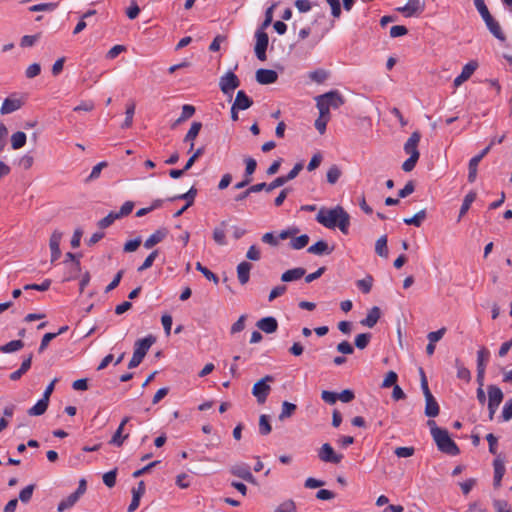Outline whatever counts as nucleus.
<instances>
[{"instance_id":"nucleus-1","label":"nucleus","mask_w":512,"mask_h":512,"mask_svg":"<svg viewBox=\"0 0 512 512\" xmlns=\"http://www.w3.org/2000/svg\"><path fill=\"white\" fill-rule=\"evenodd\" d=\"M316 220L328 229L338 227L342 233H348L350 216L341 206H336L332 209H320L316 216Z\"/></svg>"},{"instance_id":"nucleus-2","label":"nucleus","mask_w":512,"mask_h":512,"mask_svg":"<svg viewBox=\"0 0 512 512\" xmlns=\"http://www.w3.org/2000/svg\"><path fill=\"white\" fill-rule=\"evenodd\" d=\"M474 4H475L476 9L480 13L482 19L484 20L490 33L495 38H497L501 41L505 40V34L503 33L500 24L490 14L488 7L485 4V1L484 0H474Z\"/></svg>"},{"instance_id":"nucleus-3","label":"nucleus","mask_w":512,"mask_h":512,"mask_svg":"<svg viewBox=\"0 0 512 512\" xmlns=\"http://www.w3.org/2000/svg\"><path fill=\"white\" fill-rule=\"evenodd\" d=\"M433 439L438 449L451 456H456L460 453L457 444L451 439L446 429L435 428L433 431Z\"/></svg>"},{"instance_id":"nucleus-4","label":"nucleus","mask_w":512,"mask_h":512,"mask_svg":"<svg viewBox=\"0 0 512 512\" xmlns=\"http://www.w3.org/2000/svg\"><path fill=\"white\" fill-rule=\"evenodd\" d=\"M156 338L148 335L145 338L138 339L134 344V353L128 363V368L133 369L141 364L150 347L155 343Z\"/></svg>"},{"instance_id":"nucleus-5","label":"nucleus","mask_w":512,"mask_h":512,"mask_svg":"<svg viewBox=\"0 0 512 512\" xmlns=\"http://www.w3.org/2000/svg\"><path fill=\"white\" fill-rule=\"evenodd\" d=\"M272 382H274V377L271 375H266L254 384L252 388V394L254 397H256L259 404H264L266 402L267 397L271 391L269 383Z\"/></svg>"},{"instance_id":"nucleus-6","label":"nucleus","mask_w":512,"mask_h":512,"mask_svg":"<svg viewBox=\"0 0 512 512\" xmlns=\"http://www.w3.org/2000/svg\"><path fill=\"white\" fill-rule=\"evenodd\" d=\"M488 410L489 420H493L494 415L503 400V392L495 385L488 386Z\"/></svg>"},{"instance_id":"nucleus-7","label":"nucleus","mask_w":512,"mask_h":512,"mask_svg":"<svg viewBox=\"0 0 512 512\" xmlns=\"http://www.w3.org/2000/svg\"><path fill=\"white\" fill-rule=\"evenodd\" d=\"M256 44H255V54L256 57L260 61H265L267 59L266 50L269 43L268 34L262 29H257L255 33Z\"/></svg>"},{"instance_id":"nucleus-8","label":"nucleus","mask_w":512,"mask_h":512,"mask_svg":"<svg viewBox=\"0 0 512 512\" xmlns=\"http://www.w3.org/2000/svg\"><path fill=\"white\" fill-rule=\"evenodd\" d=\"M318 458L324 463L339 464L343 455L336 453L329 443H324L318 450Z\"/></svg>"},{"instance_id":"nucleus-9","label":"nucleus","mask_w":512,"mask_h":512,"mask_svg":"<svg viewBox=\"0 0 512 512\" xmlns=\"http://www.w3.org/2000/svg\"><path fill=\"white\" fill-rule=\"evenodd\" d=\"M240 85V80L233 72L229 71L220 78L219 86L224 94H231Z\"/></svg>"},{"instance_id":"nucleus-10","label":"nucleus","mask_w":512,"mask_h":512,"mask_svg":"<svg viewBox=\"0 0 512 512\" xmlns=\"http://www.w3.org/2000/svg\"><path fill=\"white\" fill-rule=\"evenodd\" d=\"M316 98L326 104L329 108L337 109L344 104V98L337 90L329 91L317 96Z\"/></svg>"},{"instance_id":"nucleus-11","label":"nucleus","mask_w":512,"mask_h":512,"mask_svg":"<svg viewBox=\"0 0 512 512\" xmlns=\"http://www.w3.org/2000/svg\"><path fill=\"white\" fill-rule=\"evenodd\" d=\"M425 9V3L421 0H408L407 4L403 7H398L396 10L406 17H412L420 14Z\"/></svg>"},{"instance_id":"nucleus-12","label":"nucleus","mask_w":512,"mask_h":512,"mask_svg":"<svg viewBox=\"0 0 512 512\" xmlns=\"http://www.w3.org/2000/svg\"><path fill=\"white\" fill-rule=\"evenodd\" d=\"M230 472L234 476L239 477L249 483H255V478L250 471V467L245 463L233 465L230 469Z\"/></svg>"},{"instance_id":"nucleus-13","label":"nucleus","mask_w":512,"mask_h":512,"mask_svg":"<svg viewBox=\"0 0 512 512\" xmlns=\"http://www.w3.org/2000/svg\"><path fill=\"white\" fill-rule=\"evenodd\" d=\"M130 420H131L130 416H126L122 419L119 427L117 428L114 435L110 439L109 444L117 446V447H121L123 445L124 441L126 439H128V437H129V433H126L125 435H123L124 427Z\"/></svg>"},{"instance_id":"nucleus-14","label":"nucleus","mask_w":512,"mask_h":512,"mask_svg":"<svg viewBox=\"0 0 512 512\" xmlns=\"http://www.w3.org/2000/svg\"><path fill=\"white\" fill-rule=\"evenodd\" d=\"M421 139V134L418 131H415L411 134V136L408 138L406 143L404 144V151L406 154L410 156H420V153L418 151V144Z\"/></svg>"},{"instance_id":"nucleus-15","label":"nucleus","mask_w":512,"mask_h":512,"mask_svg":"<svg viewBox=\"0 0 512 512\" xmlns=\"http://www.w3.org/2000/svg\"><path fill=\"white\" fill-rule=\"evenodd\" d=\"M278 79L276 71L271 69H259L256 71V81L259 84L267 85L275 83Z\"/></svg>"},{"instance_id":"nucleus-16","label":"nucleus","mask_w":512,"mask_h":512,"mask_svg":"<svg viewBox=\"0 0 512 512\" xmlns=\"http://www.w3.org/2000/svg\"><path fill=\"white\" fill-rule=\"evenodd\" d=\"M23 105V101L19 98L15 97H7L0 108V113L2 115L13 113L19 110Z\"/></svg>"},{"instance_id":"nucleus-17","label":"nucleus","mask_w":512,"mask_h":512,"mask_svg":"<svg viewBox=\"0 0 512 512\" xmlns=\"http://www.w3.org/2000/svg\"><path fill=\"white\" fill-rule=\"evenodd\" d=\"M256 326L267 334H272L278 329V322L276 318L267 316L257 321Z\"/></svg>"},{"instance_id":"nucleus-18","label":"nucleus","mask_w":512,"mask_h":512,"mask_svg":"<svg viewBox=\"0 0 512 512\" xmlns=\"http://www.w3.org/2000/svg\"><path fill=\"white\" fill-rule=\"evenodd\" d=\"M168 235V231L166 228H160L156 230L153 234H151L146 241L144 242V247L146 249H151L158 243L162 242L166 236Z\"/></svg>"},{"instance_id":"nucleus-19","label":"nucleus","mask_w":512,"mask_h":512,"mask_svg":"<svg viewBox=\"0 0 512 512\" xmlns=\"http://www.w3.org/2000/svg\"><path fill=\"white\" fill-rule=\"evenodd\" d=\"M228 226V222L223 220L220 222L219 226L215 227L213 230V240L220 246H224L227 244L226 241V228Z\"/></svg>"},{"instance_id":"nucleus-20","label":"nucleus","mask_w":512,"mask_h":512,"mask_svg":"<svg viewBox=\"0 0 512 512\" xmlns=\"http://www.w3.org/2000/svg\"><path fill=\"white\" fill-rule=\"evenodd\" d=\"M425 415L427 417L433 418L439 415L440 407L432 394L425 397Z\"/></svg>"},{"instance_id":"nucleus-21","label":"nucleus","mask_w":512,"mask_h":512,"mask_svg":"<svg viewBox=\"0 0 512 512\" xmlns=\"http://www.w3.org/2000/svg\"><path fill=\"white\" fill-rule=\"evenodd\" d=\"M251 269H252V264L247 261H243L238 264L237 277H238L239 282L242 285H245L249 281Z\"/></svg>"},{"instance_id":"nucleus-22","label":"nucleus","mask_w":512,"mask_h":512,"mask_svg":"<svg viewBox=\"0 0 512 512\" xmlns=\"http://www.w3.org/2000/svg\"><path fill=\"white\" fill-rule=\"evenodd\" d=\"M380 316H381V311H380L379 307L374 306L373 308H371L369 310L366 318L362 319L360 321V323H361V325H363L365 327L372 328L377 324L378 320L380 319Z\"/></svg>"},{"instance_id":"nucleus-23","label":"nucleus","mask_w":512,"mask_h":512,"mask_svg":"<svg viewBox=\"0 0 512 512\" xmlns=\"http://www.w3.org/2000/svg\"><path fill=\"white\" fill-rule=\"evenodd\" d=\"M252 104V99L248 97L243 90L237 92L235 101L233 103L234 108H237L239 110H245L250 108Z\"/></svg>"},{"instance_id":"nucleus-24","label":"nucleus","mask_w":512,"mask_h":512,"mask_svg":"<svg viewBox=\"0 0 512 512\" xmlns=\"http://www.w3.org/2000/svg\"><path fill=\"white\" fill-rule=\"evenodd\" d=\"M306 273V270L302 267H297L293 269H289L285 271L281 275V280L283 282H292L301 279Z\"/></svg>"},{"instance_id":"nucleus-25","label":"nucleus","mask_w":512,"mask_h":512,"mask_svg":"<svg viewBox=\"0 0 512 512\" xmlns=\"http://www.w3.org/2000/svg\"><path fill=\"white\" fill-rule=\"evenodd\" d=\"M333 248L328 246V243L324 240H319L315 244L308 247L307 252L314 255L330 254Z\"/></svg>"},{"instance_id":"nucleus-26","label":"nucleus","mask_w":512,"mask_h":512,"mask_svg":"<svg viewBox=\"0 0 512 512\" xmlns=\"http://www.w3.org/2000/svg\"><path fill=\"white\" fill-rule=\"evenodd\" d=\"M32 358H33V355L32 354H29L21 363V366L18 370L12 372L9 376V378L12 380V381H17L19 380L22 375H24L31 367V364H32Z\"/></svg>"},{"instance_id":"nucleus-27","label":"nucleus","mask_w":512,"mask_h":512,"mask_svg":"<svg viewBox=\"0 0 512 512\" xmlns=\"http://www.w3.org/2000/svg\"><path fill=\"white\" fill-rule=\"evenodd\" d=\"M493 466H494V486L500 487L502 478L505 474L504 461L502 459H500L499 457H497L493 462Z\"/></svg>"},{"instance_id":"nucleus-28","label":"nucleus","mask_w":512,"mask_h":512,"mask_svg":"<svg viewBox=\"0 0 512 512\" xmlns=\"http://www.w3.org/2000/svg\"><path fill=\"white\" fill-rule=\"evenodd\" d=\"M283 180H281L280 177L275 178L271 183H257L252 185V189L256 190L257 192H260L262 190H265L266 192H271L272 190L283 186Z\"/></svg>"},{"instance_id":"nucleus-29","label":"nucleus","mask_w":512,"mask_h":512,"mask_svg":"<svg viewBox=\"0 0 512 512\" xmlns=\"http://www.w3.org/2000/svg\"><path fill=\"white\" fill-rule=\"evenodd\" d=\"M329 76L330 72L322 68L311 71L308 74L309 79L317 84L324 83L329 78Z\"/></svg>"},{"instance_id":"nucleus-30","label":"nucleus","mask_w":512,"mask_h":512,"mask_svg":"<svg viewBox=\"0 0 512 512\" xmlns=\"http://www.w3.org/2000/svg\"><path fill=\"white\" fill-rule=\"evenodd\" d=\"M48 405H49V401L41 398L40 400H38V402L33 407H31L28 410V414L30 416L43 415L46 412Z\"/></svg>"},{"instance_id":"nucleus-31","label":"nucleus","mask_w":512,"mask_h":512,"mask_svg":"<svg viewBox=\"0 0 512 512\" xmlns=\"http://www.w3.org/2000/svg\"><path fill=\"white\" fill-rule=\"evenodd\" d=\"M135 107H136V105H135L134 101H130L127 104L126 111H125V120L121 126L123 129H127L132 126L133 117H134V113H135Z\"/></svg>"},{"instance_id":"nucleus-32","label":"nucleus","mask_w":512,"mask_h":512,"mask_svg":"<svg viewBox=\"0 0 512 512\" xmlns=\"http://www.w3.org/2000/svg\"><path fill=\"white\" fill-rule=\"evenodd\" d=\"M476 192L474 191H470L465 197H464V200H463V203H462V206L460 208V212H459V220L467 213V211L470 209V206L471 204L475 201L476 199Z\"/></svg>"},{"instance_id":"nucleus-33","label":"nucleus","mask_w":512,"mask_h":512,"mask_svg":"<svg viewBox=\"0 0 512 512\" xmlns=\"http://www.w3.org/2000/svg\"><path fill=\"white\" fill-rule=\"evenodd\" d=\"M23 347L24 342L22 340H13L0 346V351L2 353H12L21 350Z\"/></svg>"},{"instance_id":"nucleus-34","label":"nucleus","mask_w":512,"mask_h":512,"mask_svg":"<svg viewBox=\"0 0 512 512\" xmlns=\"http://www.w3.org/2000/svg\"><path fill=\"white\" fill-rule=\"evenodd\" d=\"M375 252L380 256L387 258L388 257V247H387V236H381L375 244Z\"/></svg>"},{"instance_id":"nucleus-35","label":"nucleus","mask_w":512,"mask_h":512,"mask_svg":"<svg viewBox=\"0 0 512 512\" xmlns=\"http://www.w3.org/2000/svg\"><path fill=\"white\" fill-rule=\"evenodd\" d=\"M426 218V210L423 209L419 212H417L413 217L405 218L403 221L406 225H413L415 227H420L422 225V222Z\"/></svg>"},{"instance_id":"nucleus-36","label":"nucleus","mask_w":512,"mask_h":512,"mask_svg":"<svg viewBox=\"0 0 512 512\" xmlns=\"http://www.w3.org/2000/svg\"><path fill=\"white\" fill-rule=\"evenodd\" d=\"M196 195L197 189L195 187H191L186 193L175 196L171 200H186V207H190L193 205Z\"/></svg>"},{"instance_id":"nucleus-37","label":"nucleus","mask_w":512,"mask_h":512,"mask_svg":"<svg viewBox=\"0 0 512 512\" xmlns=\"http://www.w3.org/2000/svg\"><path fill=\"white\" fill-rule=\"evenodd\" d=\"M342 175L341 169L337 165H332L327 171V182L331 185H334L338 182Z\"/></svg>"},{"instance_id":"nucleus-38","label":"nucleus","mask_w":512,"mask_h":512,"mask_svg":"<svg viewBox=\"0 0 512 512\" xmlns=\"http://www.w3.org/2000/svg\"><path fill=\"white\" fill-rule=\"evenodd\" d=\"M309 236L307 234L300 235L298 237L292 238L290 241V247L295 250H300L306 247L309 243Z\"/></svg>"},{"instance_id":"nucleus-39","label":"nucleus","mask_w":512,"mask_h":512,"mask_svg":"<svg viewBox=\"0 0 512 512\" xmlns=\"http://www.w3.org/2000/svg\"><path fill=\"white\" fill-rule=\"evenodd\" d=\"M296 409L297 406L295 404L290 403L288 401H284L282 403L281 413L279 414V420L283 421L284 419L291 417L296 411Z\"/></svg>"},{"instance_id":"nucleus-40","label":"nucleus","mask_w":512,"mask_h":512,"mask_svg":"<svg viewBox=\"0 0 512 512\" xmlns=\"http://www.w3.org/2000/svg\"><path fill=\"white\" fill-rule=\"evenodd\" d=\"M26 143V134L18 131L11 136V146L14 150L22 148Z\"/></svg>"},{"instance_id":"nucleus-41","label":"nucleus","mask_w":512,"mask_h":512,"mask_svg":"<svg viewBox=\"0 0 512 512\" xmlns=\"http://www.w3.org/2000/svg\"><path fill=\"white\" fill-rule=\"evenodd\" d=\"M477 67H478V63L476 61L472 60V61L468 62L466 65H464L459 76L464 81H467L472 76V74L475 72Z\"/></svg>"},{"instance_id":"nucleus-42","label":"nucleus","mask_w":512,"mask_h":512,"mask_svg":"<svg viewBox=\"0 0 512 512\" xmlns=\"http://www.w3.org/2000/svg\"><path fill=\"white\" fill-rule=\"evenodd\" d=\"M202 128L201 122H193L187 134L184 137V142H194Z\"/></svg>"},{"instance_id":"nucleus-43","label":"nucleus","mask_w":512,"mask_h":512,"mask_svg":"<svg viewBox=\"0 0 512 512\" xmlns=\"http://www.w3.org/2000/svg\"><path fill=\"white\" fill-rule=\"evenodd\" d=\"M455 366L457 368V377L461 380L469 382L471 380L470 370L467 369L459 359L455 360Z\"/></svg>"},{"instance_id":"nucleus-44","label":"nucleus","mask_w":512,"mask_h":512,"mask_svg":"<svg viewBox=\"0 0 512 512\" xmlns=\"http://www.w3.org/2000/svg\"><path fill=\"white\" fill-rule=\"evenodd\" d=\"M79 500V498L74 494H70L67 498L63 499L57 507L58 512H63L72 506Z\"/></svg>"},{"instance_id":"nucleus-45","label":"nucleus","mask_w":512,"mask_h":512,"mask_svg":"<svg viewBox=\"0 0 512 512\" xmlns=\"http://www.w3.org/2000/svg\"><path fill=\"white\" fill-rule=\"evenodd\" d=\"M480 161L478 160V158H474L472 157L469 161V164H468V181L470 183H473L475 182L476 178H477V170H478V165H479Z\"/></svg>"},{"instance_id":"nucleus-46","label":"nucleus","mask_w":512,"mask_h":512,"mask_svg":"<svg viewBox=\"0 0 512 512\" xmlns=\"http://www.w3.org/2000/svg\"><path fill=\"white\" fill-rule=\"evenodd\" d=\"M356 285L363 293L368 294L372 289L373 277L367 275L365 278L358 280Z\"/></svg>"},{"instance_id":"nucleus-47","label":"nucleus","mask_w":512,"mask_h":512,"mask_svg":"<svg viewBox=\"0 0 512 512\" xmlns=\"http://www.w3.org/2000/svg\"><path fill=\"white\" fill-rule=\"evenodd\" d=\"M272 430L268 415L262 414L259 418V433L263 436L268 435Z\"/></svg>"},{"instance_id":"nucleus-48","label":"nucleus","mask_w":512,"mask_h":512,"mask_svg":"<svg viewBox=\"0 0 512 512\" xmlns=\"http://www.w3.org/2000/svg\"><path fill=\"white\" fill-rule=\"evenodd\" d=\"M196 270L201 272L206 279L214 282L215 284H218V282H219L218 276L215 273H213L212 271H210L207 267L203 266L200 262L196 263Z\"/></svg>"},{"instance_id":"nucleus-49","label":"nucleus","mask_w":512,"mask_h":512,"mask_svg":"<svg viewBox=\"0 0 512 512\" xmlns=\"http://www.w3.org/2000/svg\"><path fill=\"white\" fill-rule=\"evenodd\" d=\"M490 352L485 348L481 347L477 352V368L486 369V362L488 361Z\"/></svg>"},{"instance_id":"nucleus-50","label":"nucleus","mask_w":512,"mask_h":512,"mask_svg":"<svg viewBox=\"0 0 512 512\" xmlns=\"http://www.w3.org/2000/svg\"><path fill=\"white\" fill-rule=\"evenodd\" d=\"M117 219H119L118 215L116 214V212L112 211L106 217L99 220L97 225L100 229H106L109 226H111Z\"/></svg>"},{"instance_id":"nucleus-51","label":"nucleus","mask_w":512,"mask_h":512,"mask_svg":"<svg viewBox=\"0 0 512 512\" xmlns=\"http://www.w3.org/2000/svg\"><path fill=\"white\" fill-rule=\"evenodd\" d=\"M371 334L370 333H361L359 335L356 336L355 338V346L358 348V349H365L370 340H371Z\"/></svg>"},{"instance_id":"nucleus-52","label":"nucleus","mask_w":512,"mask_h":512,"mask_svg":"<svg viewBox=\"0 0 512 512\" xmlns=\"http://www.w3.org/2000/svg\"><path fill=\"white\" fill-rule=\"evenodd\" d=\"M63 233L59 230H54L49 240L50 250L60 249V242L62 240Z\"/></svg>"},{"instance_id":"nucleus-53","label":"nucleus","mask_w":512,"mask_h":512,"mask_svg":"<svg viewBox=\"0 0 512 512\" xmlns=\"http://www.w3.org/2000/svg\"><path fill=\"white\" fill-rule=\"evenodd\" d=\"M302 169H303V163L302 162L296 163L295 166L292 168V170L287 175L279 176V177L281 178V180H283V184H285L288 181L296 178Z\"/></svg>"},{"instance_id":"nucleus-54","label":"nucleus","mask_w":512,"mask_h":512,"mask_svg":"<svg viewBox=\"0 0 512 512\" xmlns=\"http://www.w3.org/2000/svg\"><path fill=\"white\" fill-rule=\"evenodd\" d=\"M34 489H35L34 484H30V485L26 486L25 488H23L19 493L20 501L22 503H28L32 498Z\"/></svg>"},{"instance_id":"nucleus-55","label":"nucleus","mask_w":512,"mask_h":512,"mask_svg":"<svg viewBox=\"0 0 512 512\" xmlns=\"http://www.w3.org/2000/svg\"><path fill=\"white\" fill-rule=\"evenodd\" d=\"M116 477H117V469L115 468L109 472H106L103 475V482L107 487L112 488L116 484Z\"/></svg>"},{"instance_id":"nucleus-56","label":"nucleus","mask_w":512,"mask_h":512,"mask_svg":"<svg viewBox=\"0 0 512 512\" xmlns=\"http://www.w3.org/2000/svg\"><path fill=\"white\" fill-rule=\"evenodd\" d=\"M158 256V250L152 251L144 260L141 266L138 267V272H142L144 270H147L153 265V262L155 261L156 257Z\"/></svg>"},{"instance_id":"nucleus-57","label":"nucleus","mask_w":512,"mask_h":512,"mask_svg":"<svg viewBox=\"0 0 512 512\" xmlns=\"http://www.w3.org/2000/svg\"><path fill=\"white\" fill-rule=\"evenodd\" d=\"M51 286V280L45 279L41 284H26L23 289L24 290H38V291H47Z\"/></svg>"},{"instance_id":"nucleus-58","label":"nucleus","mask_w":512,"mask_h":512,"mask_svg":"<svg viewBox=\"0 0 512 512\" xmlns=\"http://www.w3.org/2000/svg\"><path fill=\"white\" fill-rule=\"evenodd\" d=\"M397 379L398 375L394 371H389L382 382V388H389L394 385H397Z\"/></svg>"},{"instance_id":"nucleus-59","label":"nucleus","mask_w":512,"mask_h":512,"mask_svg":"<svg viewBox=\"0 0 512 512\" xmlns=\"http://www.w3.org/2000/svg\"><path fill=\"white\" fill-rule=\"evenodd\" d=\"M277 6L276 3H273L270 7H268L266 9V12H265V19L261 25V27L259 29H262L264 31V29H266L271 23H272V20H273V10L275 9V7Z\"/></svg>"},{"instance_id":"nucleus-60","label":"nucleus","mask_w":512,"mask_h":512,"mask_svg":"<svg viewBox=\"0 0 512 512\" xmlns=\"http://www.w3.org/2000/svg\"><path fill=\"white\" fill-rule=\"evenodd\" d=\"M275 512H296V506L294 501L286 500L282 502L276 509Z\"/></svg>"},{"instance_id":"nucleus-61","label":"nucleus","mask_w":512,"mask_h":512,"mask_svg":"<svg viewBox=\"0 0 512 512\" xmlns=\"http://www.w3.org/2000/svg\"><path fill=\"white\" fill-rule=\"evenodd\" d=\"M286 291H287V287L285 285H278V286L274 287L268 296V301L272 302L276 298L282 296Z\"/></svg>"},{"instance_id":"nucleus-62","label":"nucleus","mask_w":512,"mask_h":512,"mask_svg":"<svg viewBox=\"0 0 512 512\" xmlns=\"http://www.w3.org/2000/svg\"><path fill=\"white\" fill-rule=\"evenodd\" d=\"M415 449L413 447H397L394 451L395 455L399 458H407L414 455Z\"/></svg>"},{"instance_id":"nucleus-63","label":"nucleus","mask_w":512,"mask_h":512,"mask_svg":"<svg viewBox=\"0 0 512 512\" xmlns=\"http://www.w3.org/2000/svg\"><path fill=\"white\" fill-rule=\"evenodd\" d=\"M501 417L503 421H509L512 419V398L505 402Z\"/></svg>"},{"instance_id":"nucleus-64","label":"nucleus","mask_w":512,"mask_h":512,"mask_svg":"<svg viewBox=\"0 0 512 512\" xmlns=\"http://www.w3.org/2000/svg\"><path fill=\"white\" fill-rule=\"evenodd\" d=\"M493 506L496 512H512L510 505L505 500H495Z\"/></svg>"}]
</instances>
